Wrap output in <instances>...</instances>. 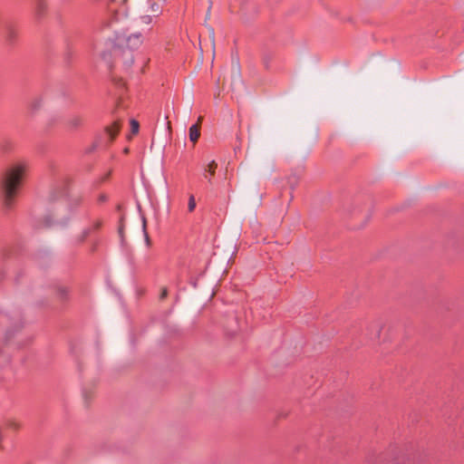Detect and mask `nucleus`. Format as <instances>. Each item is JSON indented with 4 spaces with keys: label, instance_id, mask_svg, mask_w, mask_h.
<instances>
[{
    "label": "nucleus",
    "instance_id": "1",
    "mask_svg": "<svg viewBox=\"0 0 464 464\" xmlns=\"http://www.w3.org/2000/svg\"><path fill=\"white\" fill-rule=\"evenodd\" d=\"M29 170L26 161H17L9 166L0 180V189L3 195L4 205L11 208Z\"/></svg>",
    "mask_w": 464,
    "mask_h": 464
},
{
    "label": "nucleus",
    "instance_id": "8",
    "mask_svg": "<svg viewBox=\"0 0 464 464\" xmlns=\"http://www.w3.org/2000/svg\"><path fill=\"white\" fill-rule=\"evenodd\" d=\"M120 130V124L115 121L112 125L106 128V132L110 136L111 140H113Z\"/></svg>",
    "mask_w": 464,
    "mask_h": 464
},
{
    "label": "nucleus",
    "instance_id": "2",
    "mask_svg": "<svg viewBox=\"0 0 464 464\" xmlns=\"http://www.w3.org/2000/svg\"><path fill=\"white\" fill-rule=\"evenodd\" d=\"M115 44L119 48H128L134 50L139 48L143 43V37L140 33L130 34L129 35H117Z\"/></svg>",
    "mask_w": 464,
    "mask_h": 464
},
{
    "label": "nucleus",
    "instance_id": "6",
    "mask_svg": "<svg viewBox=\"0 0 464 464\" xmlns=\"http://www.w3.org/2000/svg\"><path fill=\"white\" fill-rule=\"evenodd\" d=\"M83 118L80 115H73L67 121V125L71 129H77L82 125Z\"/></svg>",
    "mask_w": 464,
    "mask_h": 464
},
{
    "label": "nucleus",
    "instance_id": "12",
    "mask_svg": "<svg viewBox=\"0 0 464 464\" xmlns=\"http://www.w3.org/2000/svg\"><path fill=\"white\" fill-rule=\"evenodd\" d=\"M217 168L218 164L216 161L212 160L210 163H208L207 170L210 173V175H214Z\"/></svg>",
    "mask_w": 464,
    "mask_h": 464
},
{
    "label": "nucleus",
    "instance_id": "21",
    "mask_svg": "<svg viewBox=\"0 0 464 464\" xmlns=\"http://www.w3.org/2000/svg\"><path fill=\"white\" fill-rule=\"evenodd\" d=\"M83 397H84V400L85 401H89L91 398H92V395L91 394H87V393H83Z\"/></svg>",
    "mask_w": 464,
    "mask_h": 464
},
{
    "label": "nucleus",
    "instance_id": "19",
    "mask_svg": "<svg viewBox=\"0 0 464 464\" xmlns=\"http://www.w3.org/2000/svg\"><path fill=\"white\" fill-rule=\"evenodd\" d=\"M167 295H168L167 289L163 288L162 292H161V295H160V298L161 299L165 298L167 296Z\"/></svg>",
    "mask_w": 464,
    "mask_h": 464
},
{
    "label": "nucleus",
    "instance_id": "17",
    "mask_svg": "<svg viewBox=\"0 0 464 464\" xmlns=\"http://www.w3.org/2000/svg\"><path fill=\"white\" fill-rule=\"evenodd\" d=\"M14 37H15V33H14V31L10 30V31L8 32V34H7V39H8L9 41H13V40L14 39Z\"/></svg>",
    "mask_w": 464,
    "mask_h": 464
},
{
    "label": "nucleus",
    "instance_id": "23",
    "mask_svg": "<svg viewBox=\"0 0 464 464\" xmlns=\"http://www.w3.org/2000/svg\"><path fill=\"white\" fill-rule=\"evenodd\" d=\"M100 226H101V224H100L99 222H97V223H95V225H94V228H99V227H100Z\"/></svg>",
    "mask_w": 464,
    "mask_h": 464
},
{
    "label": "nucleus",
    "instance_id": "18",
    "mask_svg": "<svg viewBox=\"0 0 464 464\" xmlns=\"http://www.w3.org/2000/svg\"><path fill=\"white\" fill-rule=\"evenodd\" d=\"M240 82L239 75H235L232 82V87L234 88L237 83Z\"/></svg>",
    "mask_w": 464,
    "mask_h": 464
},
{
    "label": "nucleus",
    "instance_id": "4",
    "mask_svg": "<svg viewBox=\"0 0 464 464\" xmlns=\"http://www.w3.org/2000/svg\"><path fill=\"white\" fill-rule=\"evenodd\" d=\"M45 223L47 226H60V227H65L67 225V220L62 219L58 214H55L53 216H47L45 218Z\"/></svg>",
    "mask_w": 464,
    "mask_h": 464
},
{
    "label": "nucleus",
    "instance_id": "24",
    "mask_svg": "<svg viewBox=\"0 0 464 464\" xmlns=\"http://www.w3.org/2000/svg\"><path fill=\"white\" fill-rule=\"evenodd\" d=\"M123 4H127L128 0H122Z\"/></svg>",
    "mask_w": 464,
    "mask_h": 464
},
{
    "label": "nucleus",
    "instance_id": "3",
    "mask_svg": "<svg viewBox=\"0 0 464 464\" xmlns=\"http://www.w3.org/2000/svg\"><path fill=\"white\" fill-rule=\"evenodd\" d=\"M167 0H154L150 3L149 12L154 16L159 17L162 12V7Z\"/></svg>",
    "mask_w": 464,
    "mask_h": 464
},
{
    "label": "nucleus",
    "instance_id": "16",
    "mask_svg": "<svg viewBox=\"0 0 464 464\" xmlns=\"http://www.w3.org/2000/svg\"><path fill=\"white\" fill-rule=\"evenodd\" d=\"M127 66H130L133 63V57L131 53H128V58L126 60Z\"/></svg>",
    "mask_w": 464,
    "mask_h": 464
},
{
    "label": "nucleus",
    "instance_id": "13",
    "mask_svg": "<svg viewBox=\"0 0 464 464\" xmlns=\"http://www.w3.org/2000/svg\"><path fill=\"white\" fill-rule=\"evenodd\" d=\"M195 208H196V201H195L194 196L191 195L188 198V211L189 212L194 211Z\"/></svg>",
    "mask_w": 464,
    "mask_h": 464
},
{
    "label": "nucleus",
    "instance_id": "11",
    "mask_svg": "<svg viewBox=\"0 0 464 464\" xmlns=\"http://www.w3.org/2000/svg\"><path fill=\"white\" fill-rule=\"evenodd\" d=\"M90 232H91V229L90 228H85L82 233L81 235H79L77 237V240L79 243H82L85 240V238L90 235Z\"/></svg>",
    "mask_w": 464,
    "mask_h": 464
},
{
    "label": "nucleus",
    "instance_id": "10",
    "mask_svg": "<svg viewBox=\"0 0 464 464\" xmlns=\"http://www.w3.org/2000/svg\"><path fill=\"white\" fill-rule=\"evenodd\" d=\"M146 227H147V220L144 217H142V230H143V233H144V237H145V242L147 244V246H150V237L147 233V230H146Z\"/></svg>",
    "mask_w": 464,
    "mask_h": 464
},
{
    "label": "nucleus",
    "instance_id": "15",
    "mask_svg": "<svg viewBox=\"0 0 464 464\" xmlns=\"http://www.w3.org/2000/svg\"><path fill=\"white\" fill-rule=\"evenodd\" d=\"M7 427L9 429H12V430H18L20 428H21V425L20 423H18L17 421L15 420H10L8 423H7Z\"/></svg>",
    "mask_w": 464,
    "mask_h": 464
},
{
    "label": "nucleus",
    "instance_id": "9",
    "mask_svg": "<svg viewBox=\"0 0 464 464\" xmlns=\"http://www.w3.org/2000/svg\"><path fill=\"white\" fill-rule=\"evenodd\" d=\"M156 17H154L151 14H143L140 17V23L143 24H146V25H149L151 23H153L154 19Z\"/></svg>",
    "mask_w": 464,
    "mask_h": 464
},
{
    "label": "nucleus",
    "instance_id": "20",
    "mask_svg": "<svg viewBox=\"0 0 464 464\" xmlns=\"http://www.w3.org/2000/svg\"><path fill=\"white\" fill-rule=\"evenodd\" d=\"M209 33H210V37L212 39V42L214 43V29L213 28H209Z\"/></svg>",
    "mask_w": 464,
    "mask_h": 464
},
{
    "label": "nucleus",
    "instance_id": "7",
    "mask_svg": "<svg viewBox=\"0 0 464 464\" xmlns=\"http://www.w3.org/2000/svg\"><path fill=\"white\" fill-rule=\"evenodd\" d=\"M42 105L43 99L41 97H34L30 101L28 108L32 112H35L42 107Z\"/></svg>",
    "mask_w": 464,
    "mask_h": 464
},
{
    "label": "nucleus",
    "instance_id": "22",
    "mask_svg": "<svg viewBox=\"0 0 464 464\" xmlns=\"http://www.w3.org/2000/svg\"><path fill=\"white\" fill-rule=\"evenodd\" d=\"M202 120H203V117L199 116L198 119V121L196 123H199V125L201 126Z\"/></svg>",
    "mask_w": 464,
    "mask_h": 464
},
{
    "label": "nucleus",
    "instance_id": "14",
    "mask_svg": "<svg viewBox=\"0 0 464 464\" xmlns=\"http://www.w3.org/2000/svg\"><path fill=\"white\" fill-rule=\"evenodd\" d=\"M130 127H131V132L132 134H136L139 131V122L135 120L130 121Z\"/></svg>",
    "mask_w": 464,
    "mask_h": 464
},
{
    "label": "nucleus",
    "instance_id": "5",
    "mask_svg": "<svg viewBox=\"0 0 464 464\" xmlns=\"http://www.w3.org/2000/svg\"><path fill=\"white\" fill-rule=\"evenodd\" d=\"M200 137V125L195 123L189 128V140L193 143H196Z\"/></svg>",
    "mask_w": 464,
    "mask_h": 464
}]
</instances>
